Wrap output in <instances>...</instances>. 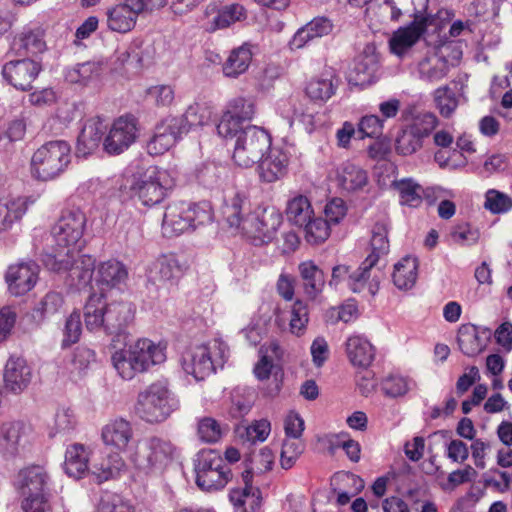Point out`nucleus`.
Masks as SVG:
<instances>
[{"label": "nucleus", "instance_id": "f03ea898", "mask_svg": "<svg viewBox=\"0 0 512 512\" xmlns=\"http://www.w3.org/2000/svg\"><path fill=\"white\" fill-rule=\"evenodd\" d=\"M134 307L127 301L107 302L104 294H92L84 306V322L91 332L104 331L115 337L125 336L134 321Z\"/></svg>", "mask_w": 512, "mask_h": 512}, {"label": "nucleus", "instance_id": "f704fd0d", "mask_svg": "<svg viewBox=\"0 0 512 512\" xmlns=\"http://www.w3.org/2000/svg\"><path fill=\"white\" fill-rule=\"evenodd\" d=\"M339 186L347 192L362 190L368 183L367 172L353 163H344L337 173Z\"/></svg>", "mask_w": 512, "mask_h": 512}, {"label": "nucleus", "instance_id": "f257e3e1", "mask_svg": "<svg viewBox=\"0 0 512 512\" xmlns=\"http://www.w3.org/2000/svg\"><path fill=\"white\" fill-rule=\"evenodd\" d=\"M247 203V197L239 192L226 200L222 207L224 221L230 228L241 230L255 246L272 242L282 224V214L274 206H259L243 220Z\"/></svg>", "mask_w": 512, "mask_h": 512}, {"label": "nucleus", "instance_id": "39448f33", "mask_svg": "<svg viewBox=\"0 0 512 512\" xmlns=\"http://www.w3.org/2000/svg\"><path fill=\"white\" fill-rule=\"evenodd\" d=\"M175 453L176 447L170 440L150 436L137 443L128 459L136 469L146 474L161 473L172 463Z\"/></svg>", "mask_w": 512, "mask_h": 512}, {"label": "nucleus", "instance_id": "5701e85b", "mask_svg": "<svg viewBox=\"0 0 512 512\" xmlns=\"http://www.w3.org/2000/svg\"><path fill=\"white\" fill-rule=\"evenodd\" d=\"M258 163L261 180L273 183L283 178L287 173L288 156L278 148H270L268 155L266 157L263 156Z\"/></svg>", "mask_w": 512, "mask_h": 512}, {"label": "nucleus", "instance_id": "58836bf2", "mask_svg": "<svg viewBox=\"0 0 512 512\" xmlns=\"http://www.w3.org/2000/svg\"><path fill=\"white\" fill-rule=\"evenodd\" d=\"M288 221L298 227L307 224L314 216L311 203L306 196L297 195L288 201L286 207Z\"/></svg>", "mask_w": 512, "mask_h": 512}, {"label": "nucleus", "instance_id": "37998d69", "mask_svg": "<svg viewBox=\"0 0 512 512\" xmlns=\"http://www.w3.org/2000/svg\"><path fill=\"white\" fill-rule=\"evenodd\" d=\"M136 21L128 8L121 3L107 11V26L112 31L127 33L135 27Z\"/></svg>", "mask_w": 512, "mask_h": 512}, {"label": "nucleus", "instance_id": "864d4df0", "mask_svg": "<svg viewBox=\"0 0 512 512\" xmlns=\"http://www.w3.org/2000/svg\"><path fill=\"white\" fill-rule=\"evenodd\" d=\"M411 119V124L407 126L422 140L428 137L438 124L436 115L429 111L417 112Z\"/></svg>", "mask_w": 512, "mask_h": 512}, {"label": "nucleus", "instance_id": "6ab92c4d", "mask_svg": "<svg viewBox=\"0 0 512 512\" xmlns=\"http://www.w3.org/2000/svg\"><path fill=\"white\" fill-rule=\"evenodd\" d=\"M32 369L21 357H10L4 370V387L14 394L23 392L31 383Z\"/></svg>", "mask_w": 512, "mask_h": 512}, {"label": "nucleus", "instance_id": "774afa93", "mask_svg": "<svg viewBox=\"0 0 512 512\" xmlns=\"http://www.w3.org/2000/svg\"><path fill=\"white\" fill-rule=\"evenodd\" d=\"M98 512H135L134 507L118 495H111L102 499Z\"/></svg>", "mask_w": 512, "mask_h": 512}, {"label": "nucleus", "instance_id": "cd10ccee", "mask_svg": "<svg viewBox=\"0 0 512 512\" xmlns=\"http://www.w3.org/2000/svg\"><path fill=\"white\" fill-rule=\"evenodd\" d=\"M346 354L350 363L359 368H367L375 358V348L370 341L360 335H353L346 341Z\"/></svg>", "mask_w": 512, "mask_h": 512}, {"label": "nucleus", "instance_id": "20e7f679", "mask_svg": "<svg viewBox=\"0 0 512 512\" xmlns=\"http://www.w3.org/2000/svg\"><path fill=\"white\" fill-rule=\"evenodd\" d=\"M81 249L44 253L42 262L49 270L67 272V281L77 289L87 287L93 279L95 259L90 255L80 254Z\"/></svg>", "mask_w": 512, "mask_h": 512}, {"label": "nucleus", "instance_id": "052dcab7", "mask_svg": "<svg viewBox=\"0 0 512 512\" xmlns=\"http://www.w3.org/2000/svg\"><path fill=\"white\" fill-rule=\"evenodd\" d=\"M308 320L309 317L307 305L301 300L295 301L291 309V318L289 322L291 333L295 335H300L303 333Z\"/></svg>", "mask_w": 512, "mask_h": 512}, {"label": "nucleus", "instance_id": "423d86ee", "mask_svg": "<svg viewBox=\"0 0 512 512\" xmlns=\"http://www.w3.org/2000/svg\"><path fill=\"white\" fill-rule=\"evenodd\" d=\"M178 408V401L167 385L155 382L138 394L135 405L136 415L147 423L165 421Z\"/></svg>", "mask_w": 512, "mask_h": 512}, {"label": "nucleus", "instance_id": "69168bd1", "mask_svg": "<svg viewBox=\"0 0 512 512\" xmlns=\"http://www.w3.org/2000/svg\"><path fill=\"white\" fill-rule=\"evenodd\" d=\"M384 128L383 119L377 115H366L361 118L358 130L362 134L361 138H378L382 135Z\"/></svg>", "mask_w": 512, "mask_h": 512}, {"label": "nucleus", "instance_id": "79ce46f5", "mask_svg": "<svg viewBox=\"0 0 512 512\" xmlns=\"http://www.w3.org/2000/svg\"><path fill=\"white\" fill-rule=\"evenodd\" d=\"M457 341L460 350L469 357L479 354L485 346L483 339L479 336L477 327L472 324L462 325L459 328Z\"/></svg>", "mask_w": 512, "mask_h": 512}, {"label": "nucleus", "instance_id": "4d7b16f0", "mask_svg": "<svg viewBox=\"0 0 512 512\" xmlns=\"http://www.w3.org/2000/svg\"><path fill=\"white\" fill-rule=\"evenodd\" d=\"M268 352H271L276 357H280L281 348L277 342H271L266 347L265 351L264 347L260 348L261 357L253 370L256 378L260 381L267 380L270 377L273 368L272 361L267 355Z\"/></svg>", "mask_w": 512, "mask_h": 512}, {"label": "nucleus", "instance_id": "f8f14e48", "mask_svg": "<svg viewBox=\"0 0 512 512\" xmlns=\"http://www.w3.org/2000/svg\"><path fill=\"white\" fill-rule=\"evenodd\" d=\"M136 119L132 116L119 117L114 121L103 140V148L110 155H118L127 150L135 141Z\"/></svg>", "mask_w": 512, "mask_h": 512}, {"label": "nucleus", "instance_id": "4c0bfd02", "mask_svg": "<svg viewBox=\"0 0 512 512\" xmlns=\"http://www.w3.org/2000/svg\"><path fill=\"white\" fill-rule=\"evenodd\" d=\"M252 60V52L247 44L233 49L223 64V73L226 77L237 78L249 67Z\"/></svg>", "mask_w": 512, "mask_h": 512}, {"label": "nucleus", "instance_id": "5fc2aeb1", "mask_svg": "<svg viewBox=\"0 0 512 512\" xmlns=\"http://www.w3.org/2000/svg\"><path fill=\"white\" fill-rule=\"evenodd\" d=\"M77 420L74 412L70 408H60L55 414L54 426L50 431V436H66L75 430Z\"/></svg>", "mask_w": 512, "mask_h": 512}, {"label": "nucleus", "instance_id": "49530a36", "mask_svg": "<svg viewBox=\"0 0 512 512\" xmlns=\"http://www.w3.org/2000/svg\"><path fill=\"white\" fill-rule=\"evenodd\" d=\"M102 67L97 62H84L77 64L66 72V80L72 84H87L91 79L98 77Z\"/></svg>", "mask_w": 512, "mask_h": 512}, {"label": "nucleus", "instance_id": "c756f323", "mask_svg": "<svg viewBox=\"0 0 512 512\" xmlns=\"http://www.w3.org/2000/svg\"><path fill=\"white\" fill-rule=\"evenodd\" d=\"M27 197L0 199V233L9 230L14 223L20 221L29 204Z\"/></svg>", "mask_w": 512, "mask_h": 512}, {"label": "nucleus", "instance_id": "473e14b6", "mask_svg": "<svg viewBox=\"0 0 512 512\" xmlns=\"http://www.w3.org/2000/svg\"><path fill=\"white\" fill-rule=\"evenodd\" d=\"M89 453L84 445H70L65 453L64 469L68 476L79 479L89 470Z\"/></svg>", "mask_w": 512, "mask_h": 512}, {"label": "nucleus", "instance_id": "338daca9", "mask_svg": "<svg viewBox=\"0 0 512 512\" xmlns=\"http://www.w3.org/2000/svg\"><path fill=\"white\" fill-rule=\"evenodd\" d=\"M244 128L241 120L226 112L217 126V131L223 138H235L236 140Z\"/></svg>", "mask_w": 512, "mask_h": 512}, {"label": "nucleus", "instance_id": "7ed1b4c3", "mask_svg": "<svg viewBox=\"0 0 512 512\" xmlns=\"http://www.w3.org/2000/svg\"><path fill=\"white\" fill-rule=\"evenodd\" d=\"M213 220V210L207 202L198 204L176 202L166 207L162 230L165 236L174 237L212 224Z\"/></svg>", "mask_w": 512, "mask_h": 512}, {"label": "nucleus", "instance_id": "412c9836", "mask_svg": "<svg viewBox=\"0 0 512 512\" xmlns=\"http://www.w3.org/2000/svg\"><path fill=\"white\" fill-rule=\"evenodd\" d=\"M26 426L23 422H5L0 426V454L4 458L17 456L26 440Z\"/></svg>", "mask_w": 512, "mask_h": 512}, {"label": "nucleus", "instance_id": "4be33fe9", "mask_svg": "<svg viewBox=\"0 0 512 512\" xmlns=\"http://www.w3.org/2000/svg\"><path fill=\"white\" fill-rule=\"evenodd\" d=\"M379 69V57L376 53L365 49L354 60L348 74V81L353 85H369L373 82Z\"/></svg>", "mask_w": 512, "mask_h": 512}, {"label": "nucleus", "instance_id": "e2e57ef3", "mask_svg": "<svg viewBox=\"0 0 512 512\" xmlns=\"http://www.w3.org/2000/svg\"><path fill=\"white\" fill-rule=\"evenodd\" d=\"M82 325L80 313L74 311L67 318L64 327V338L62 340V347H69L76 343L81 335Z\"/></svg>", "mask_w": 512, "mask_h": 512}, {"label": "nucleus", "instance_id": "6e6552de", "mask_svg": "<svg viewBox=\"0 0 512 512\" xmlns=\"http://www.w3.org/2000/svg\"><path fill=\"white\" fill-rule=\"evenodd\" d=\"M71 160L70 145L63 140L50 141L36 150L31 165L34 175L43 181L60 175Z\"/></svg>", "mask_w": 512, "mask_h": 512}, {"label": "nucleus", "instance_id": "4468645a", "mask_svg": "<svg viewBox=\"0 0 512 512\" xmlns=\"http://www.w3.org/2000/svg\"><path fill=\"white\" fill-rule=\"evenodd\" d=\"M50 483V475L44 466L29 465L19 470L14 481L15 488L24 495L46 493Z\"/></svg>", "mask_w": 512, "mask_h": 512}, {"label": "nucleus", "instance_id": "c85d7f7f", "mask_svg": "<svg viewBox=\"0 0 512 512\" xmlns=\"http://www.w3.org/2000/svg\"><path fill=\"white\" fill-rule=\"evenodd\" d=\"M183 267L174 254L159 256L149 268V279L153 283H165L180 277Z\"/></svg>", "mask_w": 512, "mask_h": 512}, {"label": "nucleus", "instance_id": "ea45409f", "mask_svg": "<svg viewBox=\"0 0 512 512\" xmlns=\"http://www.w3.org/2000/svg\"><path fill=\"white\" fill-rule=\"evenodd\" d=\"M212 112L210 108L201 103L191 104L180 117H173L174 120L181 122L180 129L183 134H187L192 127L203 126L211 119Z\"/></svg>", "mask_w": 512, "mask_h": 512}, {"label": "nucleus", "instance_id": "a18cd8bd", "mask_svg": "<svg viewBox=\"0 0 512 512\" xmlns=\"http://www.w3.org/2000/svg\"><path fill=\"white\" fill-rule=\"evenodd\" d=\"M111 361L118 374L125 380H130L137 373L144 372L129 348L116 351L112 355Z\"/></svg>", "mask_w": 512, "mask_h": 512}, {"label": "nucleus", "instance_id": "13d9d810", "mask_svg": "<svg viewBox=\"0 0 512 512\" xmlns=\"http://www.w3.org/2000/svg\"><path fill=\"white\" fill-rule=\"evenodd\" d=\"M226 466L221 455L213 449L201 450L195 459L194 470L195 473L207 472L221 469Z\"/></svg>", "mask_w": 512, "mask_h": 512}, {"label": "nucleus", "instance_id": "393cba45", "mask_svg": "<svg viewBox=\"0 0 512 512\" xmlns=\"http://www.w3.org/2000/svg\"><path fill=\"white\" fill-rule=\"evenodd\" d=\"M129 349L144 372L153 365L163 363L166 359L165 347L149 339H139L130 345Z\"/></svg>", "mask_w": 512, "mask_h": 512}, {"label": "nucleus", "instance_id": "2eb2a0df", "mask_svg": "<svg viewBox=\"0 0 512 512\" xmlns=\"http://www.w3.org/2000/svg\"><path fill=\"white\" fill-rule=\"evenodd\" d=\"M181 122L167 117L156 125L154 134L147 143L151 155H161L168 151L183 135L179 128Z\"/></svg>", "mask_w": 512, "mask_h": 512}, {"label": "nucleus", "instance_id": "a211bd4d", "mask_svg": "<svg viewBox=\"0 0 512 512\" xmlns=\"http://www.w3.org/2000/svg\"><path fill=\"white\" fill-rule=\"evenodd\" d=\"M427 25L426 21L413 20L407 26L398 28L389 40L390 51L398 57H404L423 36Z\"/></svg>", "mask_w": 512, "mask_h": 512}, {"label": "nucleus", "instance_id": "72a5a7b5", "mask_svg": "<svg viewBox=\"0 0 512 512\" xmlns=\"http://www.w3.org/2000/svg\"><path fill=\"white\" fill-rule=\"evenodd\" d=\"M125 468V462L118 452L103 453L92 464V473L99 482L114 478Z\"/></svg>", "mask_w": 512, "mask_h": 512}, {"label": "nucleus", "instance_id": "0e129e2a", "mask_svg": "<svg viewBox=\"0 0 512 512\" xmlns=\"http://www.w3.org/2000/svg\"><path fill=\"white\" fill-rule=\"evenodd\" d=\"M222 435L219 423L210 417L201 419L198 423V436L207 443L217 442Z\"/></svg>", "mask_w": 512, "mask_h": 512}, {"label": "nucleus", "instance_id": "b1692460", "mask_svg": "<svg viewBox=\"0 0 512 512\" xmlns=\"http://www.w3.org/2000/svg\"><path fill=\"white\" fill-rule=\"evenodd\" d=\"M133 436L131 423L122 418L110 421L102 428L101 432L103 443L117 451L124 450Z\"/></svg>", "mask_w": 512, "mask_h": 512}, {"label": "nucleus", "instance_id": "bb28decb", "mask_svg": "<svg viewBox=\"0 0 512 512\" xmlns=\"http://www.w3.org/2000/svg\"><path fill=\"white\" fill-rule=\"evenodd\" d=\"M419 78L428 83H436L444 79L450 70L448 60L443 49L440 53L425 56L418 63Z\"/></svg>", "mask_w": 512, "mask_h": 512}, {"label": "nucleus", "instance_id": "9b49d317", "mask_svg": "<svg viewBox=\"0 0 512 512\" xmlns=\"http://www.w3.org/2000/svg\"><path fill=\"white\" fill-rule=\"evenodd\" d=\"M171 186L172 180L166 170L150 166L135 179L131 189L137 194L143 205L152 206L163 200L166 191Z\"/></svg>", "mask_w": 512, "mask_h": 512}, {"label": "nucleus", "instance_id": "dca6fc26", "mask_svg": "<svg viewBox=\"0 0 512 512\" xmlns=\"http://www.w3.org/2000/svg\"><path fill=\"white\" fill-rule=\"evenodd\" d=\"M375 266L374 256H367L361 265L349 274L348 287L355 293L367 289L371 295H375L382 278V273L375 269Z\"/></svg>", "mask_w": 512, "mask_h": 512}, {"label": "nucleus", "instance_id": "6e6d98bb", "mask_svg": "<svg viewBox=\"0 0 512 512\" xmlns=\"http://www.w3.org/2000/svg\"><path fill=\"white\" fill-rule=\"evenodd\" d=\"M301 228L305 231V238L308 243L319 244L324 242L330 235V224L323 218H311L307 224Z\"/></svg>", "mask_w": 512, "mask_h": 512}, {"label": "nucleus", "instance_id": "c9c22d12", "mask_svg": "<svg viewBox=\"0 0 512 512\" xmlns=\"http://www.w3.org/2000/svg\"><path fill=\"white\" fill-rule=\"evenodd\" d=\"M64 304L63 297L57 292H48L32 309L31 320L40 325L60 312Z\"/></svg>", "mask_w": 512, "mask_h": 512}, {"label": "nucleus", "instance_id": "7c9ffc66", "mask_svg": "<svg viewBox=\"0 0 512 512\" xmlns=\"http://www.w3.org/2000/svg\"><path fill=\"white\" fill-rule=\"evenodd\" d=\"M298 270L304 293L308 298L315 299L322 292L325 285L323 271L311 260L301 262Z\"/></svg>", "mask_w": 512, "mask_h": 512}, {"label": "nucleus", "instance_id": "a878e982", "mask_svg": "<svg viewBox=\"0 0 512 512\" xmlns=\"http://www.w3.org/2000/svg\"><path fill=\"white\" fill-rule=\"evenodd\" d=\"M11 49L19 56L37 55L44 52L46 42L43 30L25 28L14 37Z\"/></svg>", "mask_w": 512, "mask_h": 512}, {"label": "nucleus", "instance_id": "680f3d73", "mask_svg": "<svg viewBox=\"0 0 512 512\" xmlns=\"http://www.w3.org/2000/svg\"><path fill=\"white\" fill-rule=\"evenodd\" d=\"M227 112L242 122L249 121L255 114V105L251 99L238 97L230 102Z\"/></svg>", "mask_w": 512, "mask_h": 512}, {"label": "nucleus", "instance_id": "c03bdc74", "mask_svg": "<svg viewBox=\"0 0 512 512\" xmlns=\"http://www.w3.org/2000/svg\"><path fill=\"white\" fill-rule=\"evenodd\" d=\"M396 189L398 190L401 203L409 206L416 207L422 201V194L429 199L431 193H434V189L428 188L424 190L419 184L411 179H403L396 182Z\"/></svg>", "mask_w": 512, "mask_h": 512}, {"label": "nucleus", "instance_id": "603ef678", "mask_svg": "<svg viewBox=\"0 0 512 512\" xmlns=\"http://www.w3.org/2000/svg\"><path fill=\"white\" fill-rule=\"evenodd\" d=\"M434 101L440 114L445 118H449L459 104L455 92L447 85L434 91Z\"/></svg>", "mask_w": 512, "mask_h": 512}, {"label": "nucleus", "instance_id": "9d476101", "mask_svg": "<svg viewBox=\"0 0 512 512\" xmlns=\"http://www.w3.org/2000/svg\"><path fill=\"white\" fill-rule=\"evenodd\" d=\"M86 227V216L79 209L64 211L52 228V237L56 248L50 253L81 249L84 245L83 234Z\"/></svg>", "mask_w": 512, "mask_h": 512}, {"label": "nucleus", "instance_id": "0eeeda50", "mask_svg": "<svg viewBox=\"0 0 512 512\" xmlns=\"http://www.w3.org/2000/svg\"><path fill=\"white\" fill-rule=\"evenodd\" d=\"M228 357L227 345L218 339L208 344L198 345L187 350L182 356V367L196 380H203L223 366Z\"/></svg>", "mask_w": 512, "mask_h": 512}, {"label": "nucleus", "instance_id": "bf43d9fd", "mask_svg": "<svg viewBox=\"0 0 512 512\" xmlns=\"http://www.w3.org/2000/svg\"><path fill=\"white\" fill-rule=\"evenodd\" d=\"M304 450V443L301 439L286 438L283 442L280 464L284 469H290Z\"/></svg>", "mask_w": 512, "mask_h": 512}, {"label": "nucleus", "instance_id": "09e8293b", "mask_svg": "<svg viewBox=\"0 0 512 512\" xmlns=\"http://www.w3.org/2000/svg\"><path fill=\"white\" fill-rule=\"evenodd\" d=\"M336 86L333 77L311 79L306 86L307 96L314 101H327L334 93Z\"/></svg>", "mask_w": 512, "mask_h": 512}, {"label": "nucleus", "instance_id": "f3484780", "mask_svg": "<svg viewBox=\"0 0 512 512\" xmlns=\"http://www.w3.org/2000/svg\"><path fill=\"white\" fill-rule=\"evenodd\" d=\"M39 266L33 262L19 263L8 268L6 282L11 294L24 295L36 284Z\"/></svg>", "mask_w": 512, "mask_h": 512}, {"label": "nucleus", "instance_id": "3c124183", "mask_svg": "<svg viewBox=\"0 0 512 512\" xmlns=\"http://www.w3.org/2000/svg\"><path fill=\"white\" fill-rule=\"evenodd\" d=\"M423 145V140L408 126L403 128L395 140L396 152L407 156L418 151Z\"/></svg>", "mask_w": 512, "mask_h": 512}, {"label": "nucleus", "instance_id": "de8ad7c7", "mask_svg": "<svg viewBox=\"0 0 512 512\" xmlns=\"http://www.w3.org/2000/svg\"><path fill=\"white\" fill-rule=\"evenodd\" d=\"M229 480V470L226 466L221 469L196 473V484L204 491L223 488Z\"/></svg>", "mask_w": 512, "mask_h": 512}, {"label": "nucleus", "instance_id": "aec40b11", "mask_svg": "<svg viewBox=\"0 0 512 512\" xmlns=\"http://www.w3.org/2000/svg\"><path fill=\"white\" fill-rule=\"evenodd\" d=\"M106 130L107 126L101 117L87 119L77 139L76 154L86 157L93 153L102 142Z\"/></svg>", "mask_w": 512, "mask_h": 512}, {"label": "nucleus", "instance_id": "ddd939ff", "mask_svg": "<svg viewBox=\"0 0 512 512\" xmlns=\"http://www.w3.org/2000/svg\"><path fill=\"white\" fill-rule=\"evenodd\" d=\"M40 71L38 62L21 59L7 62L2 68V75L16 89L26 91L32 89V83Z\"/></svg>", "mask_w": 512, "mask_h": 512}, {"label": "nucleus", "instance_id": "a19ab883", "mask_svg": "<svg viewBox=\"0 0 512 512\" xmlns=\"http://www.w3.org/2000/svg\"><path fill=\"white\" fill-rule=\"evenodd\" d=\"M247 18V10L240 4L234 3L223 6L217 15L209 22L207 30L215 31L224 29L236 22L244 21Z\"/></svg>", "mask_w": 512, "mask_h": 512}, {"label": "nucleus", "instance_id": "2f4dec72", "mask_svg": "<svg viewBox=\"0 0 512 512\" xmlns=\"http://www.w3.org/2000/svg\"><path fill=\"white\" fill-rule=\"evenodd\" d=\"M128 276L125 266L117 260H108L99 264L96 274V282L103 289L119 287Z\"/></svg>", "mask_w": 512, "mask_h": 512}, {"label": "nucleus", "instance_id": "8fccbe9b", "mask_svg": "<svg viewBox=\"0 0 512 512\" xmlns=\"http://www.w3.org/2000/svg\"><path fill=\"white\" fill-rule=\"evenodd\" d=\"M371 253L368 256H374L375 263L382 256H385L389 252V241H388V229L385 223H376L372 230V237L370 241Z\"/></svg>", "mask_w": 512, "mask_h": 512}, {"label": "nucleus", "instance_id": "e433bc0d", "mask_svg": "<svg viewBox=\"0 0 512 512\" xmlns=\"http://www.w3.org/2000/svg\"><path fill=\"white\" fill-rule=\"evenodd\" d=\"M418 261L414 257L406 256L394 266L392 274L395 286L400 290L412 288L417 279Z\"/></svg>", "mask_w": 512, "mask_h": 512}, {"label": "nucleus", "instance_id": "1a4fd4ad", "mask_svg": "<svg viewBox=\"0 0 512 512\" xmlns=\"http://www.w3.org/2000/svg\"><path fill=\"white\" fill-rule=\"evenodd\" d=\"M271 147L270 135L254 125H247L235 140L233 160L240 167H251L258 163Z\"/></svg>", "mask_w": 512, "mask_h": 512}]
</instances>
